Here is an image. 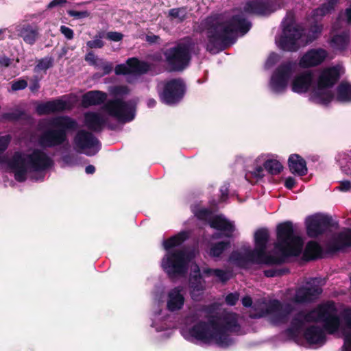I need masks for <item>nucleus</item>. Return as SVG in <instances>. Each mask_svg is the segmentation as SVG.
Returning <instances> with one entry per match:
<instances>
[{
  "instance_id": "47",
  "label": "nucleus",
  "mask_w": 351,
  "mask_h": 351,
  "mask_svg": "<svg viewBox=\"0 0 351 351\" xmlns=\"http://www.w3.org/2000/svg\"><path fill=\"white\" fill-rule=\"evenodd\" d=\"M60 30L66 38L71 40L73 38L74 33L71 28L62 25Z\"/></svg>"
},
{
  "instance_id": "53",
  "label": "nucleus",
  "mask_w": 351,
  "mask_h": 351,
  "mask_svg": "<svg viewBox=\"0 0 351 351\" xmlns=\"http://www.w3.org/2000/svg\"><path fill=\"white\" fill-rule=\"evenodd\" d=\"M62 160L66 166H73L77 163L76 158L70 156H64Z\"/></svg>"
},
{
  "instance_id": "40",
  "label": "nucleus",
  "mask_w": 351,
  "mask_h": 351,
  "mask_svg": "<svg viewBox=\"0 0 351 351\" xmlns=\"http://www.w3.org/2000/svg\"><path fill=\"white\" fill-rule=\"evenodd\" d=\"M1 118L3 120L9 121L19 120L22 118V110L16 109L11 112H5L2 114Z\"/></svg>"
},
{
  "instance_id": "59",
  "label": "nucleus",
  "mask_w": 351,
  "mask_h": 351,
  "mask_svg": "<svg viewBox=\"0 0 351 351\" xmlns=\"http://www.w3.org/2000/svg\"><path fill=\"white\" fill-rule=\"evenodd\" d=\"M295 184V181L294 178L291 177H289L285 180V186L289 189H292L294 186Z\"/></svg>"
},
{
  "instance_id": "21",
  "label": "nucleus",
  "mask_w": 351,
  "mask_h": 351,
  "mask_svg": "<svg viewBox=\"0 0 351 351\" xmlns=\"http://www.w3.org/2000/svg\"><path fill=\"white\" fill-rule=\"evenodd\" d=\"M328 52L323 49H313L308 50L300 58L298 64L300 67L308 68L322 63L326 57Z\"/></svg>"
},
{
  "instance_id": "1",
  "label": "nucleus",
  "mask_w": 351,
  "mask_h": 351,
  "mask_svg": "<svg viewBox=\"0 0 351 351\" xmlns=\"http://www.w3.org/2000/svg\"><path fill=\"white\" fill-rule=\"evenodd\" d=\"M269 232L265 229L257 230L254 234L255 247L244 246L233 252L228 262L239 267H247L251 263L278 264L284 262L289 256L299 255L304 241L293 230L291 223H280L277 227V241L272 255L266 254Z\"/></svg>"
},
{
  "instance_id": "54",
  "label": "nucleus",
  "mask_w": 351,
  "mask_h": 351,
  "mask_svg": "<svg viewBox=\"0 0 351 351\" xmlns=\"http://www.w3.org/2000/svg\"><path fill=\"white\" fill-rule=\"evenodd\" d=\"M12 62V60L5 56H0V69L8 67Z\"/></svg>"
},
{
  "instance_id": "45",
  "label": "nucleus",
  "mask_w": 351,
  "mask_h": 351,
  "mask_svg": "<svg viewBox=\"0 0 351 351\" xmlns=\"http://www.w3.org/2000/svg\"><path fill=\"white\" fill-rule=\"evenodd\" d=\"M10 140L11 137L10 135L0 136V154L8 148Z\"/></svg>"
},
{
  "instance_id": "61",
  "label": "nucleus",
  "mask_w": 351,
  "mask_h": 351,
  "mask_svg": "<svg viewBox=\"0 0 351 351\" xmlns=\"http://www.w3.org/2000/svg\"><path fill=\"white\" fill-rule=\"evenodd\" d=\"M264 273L267 277H274L279 274L278 271L273 269L265 270Z\"/></svg>"
},
{
  "instance_id": "64",
  "label": "nucleus",
  "mask_w": 351,
  "mask_h": 351,
  "mask_svg": "<svg viewBox=\"0 0 351 351\" xmlns=\"http://www.w3.org/2000/svg\"><path fill=\"white\" fill-rule=\"evenodd\" d=\"M156 101L154 99H149L147 101V105L149 108H153L156 106Z\"/></svg>"
},
{
  "instance_id": "6",
  "label": "nucleus",
  "mask_w": 351,
  "mask_h": 351,
  "mask_svg": "<svg viewBox=\"0 0 351 351\" xmlns=\"http://www.w3.org/2000/svg\"><path fill=\"white\" fill-rule=\"evenodd\" d=\"M341 73V67L339 66L322 70L317 79L316 86L311 93L310 99L323 105L334 101L341 103L351 101V83L342 82L337 86L335 93L332 90Z\"/></svg>"
},
{
  "instance_id": "19",
  "label": "nucleus",
  "mask_w": 351,
  "mask_h": 351,
  "mask_svg": "<svg viewBox=\"0 0 351 351\" xmlns=\"http://www.w3.org/2000/svg\"><path fill=\"white\" fill-rule=\"evenodd\" d=\"M73 105L74 101L71 99H60L40 104L36 107V111L39 114H47L71 109Z\"/></svg>"
},
{
  "instance_id": "33",
  "label": "nucleus",
  "mask_w": 351,
  "mask_h": 351,
  "mask_svg": "<svg viewBox=\"0 0 351 351\" xmlns=\"http://www.w3.org/2000/svg\"><path fill=\"white\" fill-rule=\"evenodd\" d=\"M230 243L229 241H221L211 246L208 254L211 257H219L223 252L229 248Z\"/></svg>"
},
{
  "instance_id": "24",
  "label": "nucleus",
  "mask_w": 351,
  "mask_h": 351,
  "mask_svg": "<svg viewBox=\"0 0 351 351\" xmlns=\"http://www.w3.org/2000/svg\"><path fill=\"white\" fill-rule=\"evenodd\" d=\"M107 99V94L99 90H92L86 93L82 97V105L84 107L97 106L103 104Z\"/></svg>"
},
{
  "instance_id": "46",
  "label": "nucleus",
  "mask_w": 351,
  "mask_h": 351,
  "mask_svg": "<svg viewBox=\"0 0 351 351\" xmlns=\"http://www.w3.org/2000/svg\"><path fill=\"white\" fill-rule=\"evenodd\" d=\"M97 66L101 68L104 71V73L106 74L109 73L112 70V64L108 62H104L103 60H100L99 62V65Z\"/></svg>"
},
{
  "instance_id": "5",
  "label": "nucleus",
  "mask_w": 351,
  "mask_h": 351,
  "mask_svg": "<svg viewBox=\"0 0 351 351\" xmlns=\"http://www.w3.org/2000/svg\"><path fill=\"white\" fill-rule=\"evenodd\" d=\"M200 26L208 39L207 50L216 53L222 46L228 44L233 36L246 34L251 25L243 15H236L229 19L224 14H217L206 18Z\"/></svg>"
},
{
  "instance_id": "49",
  "label": "nucleus",
  "mask_w": 351,
  "mask_h": 351,
  "mask_svg": "<svg viewBox=\"0 0 351 351\" xmlns=\"http://www.w3.org/2000/svg\"><path fill=\"white\" fill-rule=\"evenodd\" d=\"M106 37L110 40L117 42L123 38V34L117 32H110L107 33Z\"/></svg>"
},
{
  "instance_id": "15",
  "label": "nucleus",
  "mask_w": 351,
  "mask_h": 351,
  "mask_svg": "<svg viewBox=\"0 0 351 351\" xmlns=\"http://www.w3.org/2000/svg\"><path fill=\"white\" fill-rule=\"evenodd\" d=\"M149 69L150 66L147 62L132 58L125 64H118L114 71L117 75H128L127 81L132 83L135 77L147 72Z\"/></svg>"
},
{
  "instance_id": "18",
  "label": "nucleus",
  "mask_w": 351,
  "mask_h": 351,
  "mask_svg": "<svg viewBox=\"0 0 351 351\" xmlns=\"http://www.w3.org/2000/svg\"><path fill=\"white\" fill-rule=\"evenodd\" d=\"M184 294V289L180 286L169 289L165 298L167 309L171 313L182 310L185 303Z\"/></svg>"
},
{
  "instance_id": "51",
  "label": "nucleus",
  "mask_w": 351,
  "mask_h": 351,
  "mask_svg": "<svg viewBox=\"0 0 351 351\" xmlns=\"http://www.w3.org/2000/svg\"><path fill=\"white\" fill-rule=\"evenodd\" d=\"M68 14L73 17L77 18V19H82V18H86L88 16L89 14L87 11H82V12H78V11H74V10H69L68 11Z\"/></svg>"
},
{
  "instance_id": "41",
  "label": "nucleus",
  "mask_w": 351,
  "mask_h": 351,
  "mask_svg": "<svg viewBox=\"0 0 351 351\" xmlns=\"http://www.w3.org/2000/svg\"><path fill=\"white\" fill-rule=\"evenodd\" d=\"M110 92L116 97H121L129 94L130 89L126 86H116L112 87Z\"/></svg>"
},
{
  "instance_id": "7",
  "label": "nucleus",
  "mask_w": 351,
  "mask_h": 351,
  "mask_svg": "<svg viewBox=\"0 0 351 351\" xmlns=\"http://www.w3.org/2000/svg\"><path fill=\"white\" fill-rule=\"evenodd\" d=\"M136 112V102L130 100L125 101L117 98L108 100L100 112H88L84 114L85 125L93 130H99L105 125H110V119H113L120 123H125L134 119Z\"/></svg>"
},
{
  "instance_id": "62",
  "label": "nucleus",
  "mask_w": 351,
  "mask_h": 351,
  "mask_svg": "<svg viewBox=\"0 0 351 351\" xmlns=\"http://www.w3.org/2000/svg\"><path fill=\"white\" fill-rule=\"evenodd\" d=\"M29 88L32 92L36 91L39 88L38 81L36 80L35 82H34V84L29 86Z\"/></svg>"
},
{
  "instance_id": "37",
  "label": "nucleus",
  "mask_w": 351,
  "mask_h": 351,
  "mask_svg": "<svg viewBox=\"0 0 351 351\" xmlns=\"http://www.w3.org/2000/svg\"><path fill=\"white\" fill-rule=\"evenodd\" d=\"M265 162L263 156L257 158L255 160V167L253 169H247V172L251 173L255 178H261L263 176V167L261 166L262 163Z\"/></svg>"
},
{
  "instance_id": "60",
  "label": "nucleus",
  "mask_w": 351,
  "mask_h": 351,
  "mask_svg": "<svg viewBox=\"0 0 351 351\" xmlns=\"http://www.w3.org/2000/svg\"><path fill=\"white\" fill-rule=\"evenodd\" d=\"M242 304L244 306H250L252 304V300L250 297L245 296L242 299Z\"/></svg>"
},
{
  "instance_id": "48",
  "label": "nucleus",
  "mask_w": 351,
  "mask_h": 351,
  "mask_svg": "<svg viewBox=\"0 0 351 351\" xmlns=\"http://www.w3.org/2000/svg\"><path fill=\"white\" fill-rule=\"evenodd\" d=\"M85 60L90 64L97 66L99 65V62L101 59H99L97 56H95L93 52H89L86 54Z\"/></svg>"
},
{
  "instance_id": "14",
  "label": "nucleus",
  "mask_w": 351,
  "mask_h": 351,
  "mask_svg": "<svg viewBox=\"0 0 351 351\" xmlns=\"http://www.w3.org/2000/svg\"><path fill=\"white\" fill-rule=\"evenodd\" d=\"M73 146L76 151L87 156L96 154L101 148L97 138L90 132L80 130L73 139Z\"/></svg>"
},
{
  "instance_id": "26",
  "label": "nucleus",
  "mask_w": 351,
  "mask_h": 351,
  "mask_svg": "<svg viewBox=\"0 0 351 351\" xmlns=\"http://www.w3.org/2000/svg\"><path fill=\"white\" fill-rule=\"evenodd\" d=\"M244 11L249 14L261 15H265L269 13L267 3L262 0H253L247 2L244 7Z\"/></svg>"
},
{
  "instance_id": "38",
  "label": "nucleus",
  "mask_w": 351,
  "mask_h": 351,
  "mask_svg": "<svg viewBox=\"0 0 351 351\" xmlns=\"http://www.w3.org/2000/svg\"><path fill=\"white\" fill-rule=\"evenodd\" d=\"M346 20L347 23H350L351 21V8L346 9L344 14H340L339 19L337 22L333 24L332 27L331 34L333 35L335 32L339 28V24L341 23V21Z\"/></svg>"
},
{
  "instance_id": "2",
  "label": "nucleus",
  "mask_w": 351,
  "mask_h": 351,
  "mask_svg": "<svg viewBox=\"0 0 351 351\" xmlns=\"http://www.w3.org/2000/svg\"><path fill=\"white\" fill-rule=\"evenodd\" d=\"M307 322L321 323L328 334L341 333L344 337L342 351H351V308H346L339 313L333 302L320 304L307 314H297L288 330L295 335Z\"/></svg>"
},
{
  "instance_id": "22",
  "label": "nucleus",
  "mask_w": 351,
  "mask_h": 351,
  "mask_svg": "<svg viewBox=\"0 0 351 351\" xmlns=\"http://www.w3.org/2000/svg\"><path fill=\"white\" fill-rule=\"evenodd\" d=\"M210 227L217 230L219 232L213 235L215 239L230 237L234 230L232 222L228 221L222 215L214 217L209 222Z\"/></svg>"
},
{
  "instance_id": "58",
  "label": "nucleus",
  "mask_w": 351,
  "mask_h": 351,
  "mask_svg": "<svg viewBox=\"0 0 351 351\" xmlns=\"http://www.w3.org/2000/svg\"><path fill=\"white\" fill-rule=\"evenodd\" d=\"M12 90H19L22 89V79H19L17 81L14 82L12 84Z\"/></svg>"
},
{
  "instance_id": "28",
  "label": "nucleus",
  "mask_w": 351,
  "mask_h": 351,
  "mask_svg": "<svg viewBox=\"0 0 351 351\" xmlns=\"http://www.w3.org/2000/svg\"><path fill=\"white\" fill-rule=\"evenodd\" d=\"M337 1L338 0H327V1L323 3L319 8L313 11L312 17L315 20H317L324 16L334 10Z\"/></svg>"
},
{
  "instance_id": "36",
  "label": "nucleus",
  "mask_w": 351,
  "mask_h": 351,
  "mask_svg": "<svg viewBox=\"0 0 351 351\" xmlns=\"http://www.w3.org/2000/svg\"><path fill=\"white\" fill-rule=\"evenodd\" d=\"M264 167L269 173L274 175L279 173L282 169L280 162L276 160H268L265 161Z\"/></svg>"
},
{
  "instance_id": "13",
  "label": "nucleus",
  "mask_w": 351,
  "mask_h": 351,
  "mask_svg": "<svg viewBox=\"0 0 351 351\" xmlns=\"http://www.w3.org/2000/svg\"><path fill=\"white\" fill-rule=\"evenodd\" d=\"M158 90L162 102L173 105L182 99L185 93V84L180 79H173L160 82Z\"/></svg>"
},
{
  "instance_id": "23",
  "label": "nucleus",
  "mask_w": 351,
  "mask_h": 351,
  "mask_svg": "<svg viewBox=\"0 0 351 351\" xmlns=\"http://www.w3.org/2000/svg\"><path fill=\"white\" fill-rule=\"evenodd\" d=\"M191 269L194 273L190 278L191 296L193 300H199L204 293L205 288L204 282L200 275V270L198 265H191Z\"/></svg>"
},
{
  "instance_id": "8",
  "label": "nucleus",
  "mask_w": 351,
  "mask_h": 351,
  "mask_svg": "<svg viewBox=\"0 0 351 351\" xmlns=\"http://www.w3.org/2000/svg\"><path fill=\"white\" fill-rule=\"evenodd\" d=\"M299 65L296 62H287L279 65L271 75L269 87L274 93L285 92L290 83L293 93H306L313 84V75L310 71L298 73Z\"/></svg>"
},
{
  "instance_id": "30",
  "label": "nucleus",
  "mask_w": 351,
  "mask_h": 351,
  "mask_svg": "<svg viewBox=\"0 0 351 351\" xmlns=\"http://www.w3.org/2000/svg\"><path fill=\"white\" fill-rule=\"evenodd\" d=\"M202 272L206 276H215L219 281L223 282L228 280L232 276V271L219 269H213L206 268L203 269Z\"/></svg>"
},
{
  "instance_id": "4",
  "label": "nucleus",
  "mask_w": 351,
  "mask_h": 351,
  "mask_svg": "<svg viewBox=\"0 0 351 351\" xmlns=\"http://www.w3.org/2000/svg\"><path fill=\"white\" fill-rule=\"evenodd\" d=\"M195 316H187L181 328L182 336L187 340L205 344H216L220 347H227L233 342L229 337L228 332H237L239 329L237 315L232 313H226L221 316L213 317L208 322H200L189 327L193 322Z\"/></svg>"
},
{
  "instance_id": "29",
  "label": "nucleus",
  "mask_w": 351,
  "mask_h": 351,
  "mask_svg": "<svg viewBox=\"0 0 351 351\" xmlns=\"http://www.w3.org/2000/svg\"><path fill=\"white\" fill-rule=\"evenodd\" d=\"M349 42V34L343 32L339 35H333L330 41V45L335 49L342 50L348 46Z\"/></svg>"
},
{
  "instance_id": "63",
  "label": "nucleus",
  "mask_w": 351,
  "mask_h": 351,
  "mask_svg": "<svg viewBox=\"0 0 351 351\" xmlns=\"http://www.w3.org/2000/svg\"><path fill=\"white\" fill-rule=\"evenodd\" d=\"M86 173H88V174H92L95 172V168L94 166L93 165H88L86 167Z\"/></svg>"
},
{
  "instance_id": "52",
  "label": "nucleus",
  "mask_w": 351,
  "mask_h": 351,
  "mask_svg": "<svg viewBox=\"0 0 351 351\" xmlns=\"http://www.w3.org/2000/svg\"><path fill=\"white\" fill-rule=\"evenodd\" d=\"M239 300V294L237 293H230L226 298V302L229 305H234Z\"/></svg>"
},
{
  "instance_id": "43",
  "label": "nucleus",
  "mask_w": 351,
  "mask_h": 351,
  "mask_svg": "<svg viewBox=\"0 0 351 351\" xmlns=\"http://www.w3.org/2000/svg\"><path fill=\"white\" fill-rule=\"evenodd\" d=\"M280 59L277 53H271L266 60L265 66L266 69L271 68Z\"/></svg>"
},
{
  "instance_id": "16",
  "label": "nucleus",
  "mask_w": 351,
  "mask_h": 351,
  "mask_svg": "<svg viewBox=\"0 0 351 351\" xmlns=\"http://www.w3.org/2000/svg\"><path fill=\"white\" fill-rule=\"evenodd\" d=\"M50 158L39 150L29 151L23 156V172L43 170L51 165Z\"/></svg>"
},
{
  "instance_id": "44",
  "label": "nucleus",
  "mask_w": 351,
  "mask_h": 351,
  "mask_svg": "<svg viewBox=\"0 0 351 351\" xmlns=\"http://www.w3.org/2000/svg\"><path fill=\"white\" fill-rule=\"evenodd\" d=\"M193 213L195 216H197L199 219H208L210 213L208 209L206 208H201L199 210H193Z\"/></svg>"
},
{
  "instance_id": "55",
  "label": "nucleus",
  "mask_w": 351,
  "mask_h": 351,
  "mask_svg": "<svg viewBox=\"0 0 351 351\" xmlns=\"http://www.w3.org/2000/svg\"><path fill=\"white\" fill-rule=\"evenodd\" d=\"M145 40L150 44L156 43L159 41L160 38L158 36L154 34H148L145 37Z\"/></svg>"
},
{
  "instance_id": "27",
  "label": "nucleus",
  "mask_w": 351,
  "mask_h": 351,
  "mask_svg": "<svg viewBox=\"0 0 351 351\" xmlns=\"http://www.w3.org/2000/svg\"><path fill=\"white\" fill-rule=\"evenodd\" d=\"M305 338L310 343L323 344L325 342V334L319 327L312 326L305 332Z\"/></svg>"
},
{
  "instance_id": "57",
  "label": "nucleus",
  "mask_w": 351,
  "mask_h": 351,
  "mask_svg": "<svg viewBox=\"0 0 351 351\" xmlns=\"http://www.w3.org/2000/svg\"><path fill=\"white\" fill-rule=\"evenodd\" d=\"M66 3V0H53L49 3L48 8H51L58 5H63Z\"/></svg>"
},
{
  "instance_id": "50",
  "label": "nucleus",
  "mask_w": 351,
  "mask_h": 351,
  "mask_svg": "<svg viewBox=\"0 0 351 351\" xmlns=\"http://www.w3.org/2000/svg\"><path fill=\"white\" fill-rule=\"evenodd\" d=\"M87 46L90 48H101L104 46V43L100 38H95L87 42Z\"/></svg>"
},
{
  "instance_id": "11",
  "label": "nucleus",
  "mask_w": 351,
  "mask_h": 351,
  "mask_svg": "<svg viewBox=\"0 0 351 351\" xmlns=\"http://www.w3.org/2000/svg\"><path fill=\"white\" fill-rule=\"evenodd\" d=\"M77 122L68 117H58L51 122V128L45 130L39 138V143L46 147L62 145L67 141L66 132L75 130Z\"/></svg>"
},
{
  "instance_id": "34",
  "label": "nucleus",
  "mask_w": 351,
  "mask_h": 351,
  "mask_svg": "<svg viewBox=\"0 0 351 351\" xmlns=\"http://www.w3.org/2000/svg\"><path fill=\"white\" fill-rule=\"evenodd\" d=\"M322 249L320 246L314 241L308 242L304 250V254L306 256L314 258L319 257L321 255Z\"/></svg>"
},
{
  "instance_id": "3",
  "label": "nucleus",
  "mask_w": 351,
  "mask_h": 351,
  "mask_svg": "<svg viewBox=\"0 0 351 351\" xmlns=\"http://www.w3.org/2000/svg\"><path fill=\"white\" fill-rule=\"evenodd\" d=\"M322 286L321 281L315 278L297 289H288L283 303L274 300L267 303L263 301L255 304L254 308L258 312L251 313L250 317L269 316L271 322L275 325L287 323L296 305L310 303L318 298L322 293Z\"/></svg>"
},
{
  "instance_id": "42",
  "label": "nucleus",
  "mask_w": 351,
  "mask_h": 351,
  "mask_svg": "<svg viewBox=\"0 0 351 351\" xmlns=\"http://www.w3.org/2000/svg\"><path fill=\"white\" fill-rule=\"evenodd\" d=\"M52 65V61L51 59L44 58L40 60L36 65L35 69L37 71H45Z\"/></svg>"
},
{
  "instance_id": "10",
  "label": "nucleus",
  "mask_w": 351,
  "mask_h": 351,
  "mask_svg": "<svg viewBox=\"0 0 351 351\" xmlns=\"http://www.w3.org/2000/svg\"><path fill=\"white\" fill-rule=\"evenodd\" d=\"M189 235L188 232L183 231L163 241L167 252L161 261V267L171 278L185 274L189 263L194 256L193 254L186 251L173 250L180 245Z\"/></svg>"
},
{
  "instance_id": "35",
  "label": "nucleus",
  "mask_w": 351,
  "mask_h": 351,
  "mask_svg": "<svg viewBox=\"0 0 351 351\" xmlns=\"http://www.w3.org/2000/svg\"><path fill=\"white\" fill-rule=\"evenodd\" d=\"M38 37L36 27L27 26L23 29V40L28 44H33Z\"/></svg>"
},
{
  "instance_id": "25",
  "label": "nucleus",
  "mask_w": 351,
  "mask_h": 351,
  "mask_svg": "<svg viewBox=\"0 0 351 351\" xmlns=\"http://www.w3.org/2000/svg\"><path fill=\"white\" fill-rule=\"evenodd\" d=\"M289 167L293 174L302 176L307 173V167L305 160L298 154H292L289 156Z\"/></svg>"
},
{
  "instance_id": "20",
  "label": "nucleus",
  "mask_w": 351,
  "mask_h": 351,
  "mask_svg": "<svg viewBox=\"0 0 351 351\" xmlns=\"http://www.w3.org/2000/svg\"><path fill=\"white\" fill-rule=\"evenodd\" d=\"M330 219L324 215H316L308 217L306 220L308 234L311 237H317L328 228Z\"/></svg>"
},
{
  "instance_id": "9",
  "label": "nucleus",
  "mask_w": 351,
  "mask_h": 351,
  "mask_svg": "<svg viewBox=\"0 0 351 351\" xmlns=\"http://www.w3.org/2000/svg\"><path fill=\"white\" fill-rule=\"evenodd\" d=\"M281 34L276 37V44L283 51H295L301 47L315 40L322 31V25L315 24L306 36L302 28L296 24L292 16H287L282 23Z\"/></svg>"
},
{
  "instance_id": "12",
  "label": "nucleus",
  "mask_w": 351,
  "mask_h": 351,
  "mask_svg": "<svg viewBox=\"0 0 351 351\" xmlns=\"http://www.w3.org/2000/svg\"><path fill=\"white\" fill-rule=\"evenodd\" d=\"M193 46L191 40L186 38L165 51L166 61L172 70L181 71L189 65Z\"/></svg>"
},
{
  "instance_id": "39",
  "label": "nucleus",
  "mask_w": 351,
  "mask_h": 351,
  "mask_svg": "<svg viewBox=\"0 0 351 351\" xmlns=\"http://www.w3.org/2000/svg\"><path fill=\"white\" fill-rule=\"evenodd\" d=\"M169 14L171 18L182 21L186 17L187 12L184 8H173L169 10Z\"/></svg>"
},
{
  "instance_id": "31",
  "label": "nucleus",
  "mask_w": 351,
  "mask_h": 351,
  "mask_svg": "<svg viewBox=\"0 0 351 351\" xmlns=\"http://www.w3.org/2000/svg\"><path fill=\"white\" fill-rule=\"evenodd\" d=\"M335 239L337 243L335 248L337 250H339L343 246H351V230H343L337 235Z\"/></svg>"
},
{
  "instance_id": "17",
  "label": "nucleus",
  "mask_w": 351,
  "mask_h": 351,
  "mask_svg": "<svg viewBox=\"0 0 351 351\" xmlns=\"http://www.w3.org/2000/svg\"><path fill=\"white\" fill-rule=\"evenodd\" d=\"M0 165L3 171L14 173L15 180L22 182V152H16L11 158L0 156Z\"/></svg>"
},
{
  "instance_id": "32",
  "label": "nucleus",
  "mask_w": 351,
  "mask_h": 351,
  "mask_svg": "<svg viewBox=\"0 0 351 351\" xmlns=\"http://www.w3.org/2000/svg\"><path fill=\"white\" fill-rule=\"evenodd\" d=\"M167 317L163 316L161 311L156 313L153 317L152 327H154L158 332L169 329V326L167 324Z\"/></svg>"
},
{
  "instance_id": "56",
  "label": "nucleus",
  "mask_w": 351,
  "mask_h": 351,
  "mask_svg": "<svg viewBox=\"0 0 351 351\" xmlns=\"http://www.w3.org/2000/svg\"><path fill=\"white\" fill-rule=\"evenodd\" d=\"M351 188V183L349 181H343L340 183L338 189L342 191H347Z\"/></svg>"
}]
</instances>
